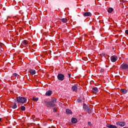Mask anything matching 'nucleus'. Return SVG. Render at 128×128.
<instances>
[{"mask_svg":"<svg viewBox=\"0 0 128 128\" xmlns=\"http://www.w3.org/2000/svg\"><path fill=\"white\" fill-rule=\"evenodd\" d=\"M58 99L56 98H53L52 100L48 102L46 100H45L44 102L46 106H47V108H54V106H56V104Z\"/></svg>","mask_w":128,"mask_h":128,"instance_id":"nucleus-1","label":"nucleus"},{"mask_svg":"<svg viewBox=\"0 0 128 128\" xmlns=\"http://www.w3.org/2000/svg\"><path fill=\"white\" fill-rule=\"evenodd\" d=\"M17 102H20V104H26V98L22 96H18L16 98Z\"/></svg>","mask_w":128,"mask_h":128,"instance_id":"nucleus-2","label":"nucleus"},{"mask_svg":"<svg viewBox=\"0 0 128 128\" xmlns=\"http://www.w3.org/2000/svg\"><path fill=\"white\" fill-rule=\"evenodd\" d=\"M57 78L58 80L62 81L64 80V75L62 74H58Z\"/></svg>","mask_w":128,"mask_h":128,"instance_id":"nucleus-3","label":"nucleus"},{"mask_svg":"<svg viewBox=\"0 0 128 128\" xmlns=\"http://www.w3.org/2000/svg\"><path fill=\"white\" fill-rule=\"evenodd\" d=\"M116 124L120 126H126V122H116Z\"/></svg>","mask_w":128,"mask_h":128,"instance_id":"nucleus-4","label":"nucleus"},{"mask_svg":"<svg viewBox=\"0 0 128 128\" xmlns=\"http://www.w3.org/2000/svg\"><path fill=\"white\" fill-rule=\"evenodd\" d=\"M110 60L112 62H116V60H118V56H112L110 57Z\"/></svg>","mask_w":128,"mask_h":128,"instance_id":"nucleus-5","label":"nucleus"},{"mask_svg":"<svg viewBox=\"0 0 128 128\" xmlns=\"http://www.w3.org/2000/svg\"><path fill=\"white\" fill-rule=\"evenodd\" d=\"M120 68L122 70H128V64H123L120 66Z\"/></svg>","mask_w":128,"mask_h":128,"instance_id":"nucleus-6","label":"nucleus"},{"mask_svg":"<svg viewBox=\"0 0 128 128\" xmlns=\"http://www.w3.org/2000/svg\"><path fill=\"white\" fill-rule=\"evenodd\" d=\"M106 126L108 128H118L116 126L110 124H106Z\"/></svg>","mask_w":128,"mask_h":128,"instance_id":"nucleus-7","label":"nucleus"},{"mask_svg":"<svg viewBox=\"0 0 128 128\" xmlns=\"http://www.w3.org/2000/svg\"><path fill=\"white\" fill-rule=\"evenodd\" d=\"M92 92L94 94H96L98 92V89L96 87L93 88L92 89Z\"/></svg>","mask_w":128,"mask_h":128,"instance_id":"nucleus-8","label":"nucleus"},{"mask_svg":"<svg viewBox=\"0 0 128 128\" xmlns=\"http://www.w3.org/2000/svg\"><path fill=\"white\" fill-rule=\"evenodd\" d=\"M52 91L49 90L48 91H47L46 93V96H52Z\"/></svg>","mask_w":128,"mask_h":128,"instance_id":"nucleus-9","label":"nucleus"},{"mask_svg":"<svg viewBox=\"0 0 128 128\" xmlns=\"http://www.w3.org/2000/svg\"><path fill=\"white\" fill-rule=\"evenodd\" d=\"M11 108L14 110H16V108H18V106L16 105V104L14 103V104H12Z\"/></svg>","mask_w":128,"mask_h":128,"instance_id":"nucleus-10","label":"nucleus"},{"mask_svg":"<svg viewBox=\"0 0 128 128\" xmlns=\"http://www.w3.org/2000/svg\"><path fill=\"white\" fill-rule=\"evenodd\" d=\"M60 20L62 22H64V24H66V22H68V19H66V18H61Z\"/></svg>","mask_w":128,"mask_h":128,"instance_id":"nucleus-11","label":"nucleus"},{"mask_svg":"<svg viewBox=\"0 0 128 128\" xmlns=\"http://www.w3.org/2000/svg\"><path fill=\"white\" fill-rule=\"evenodd\" d=\"M72 92H76L78 90V86H72Z\"/></svg>","mask_w":128,"mask_h":128,"instance_id":"nucleus-12","label":"nucleus"},{"mask_svg":"<svg viewBox=\"0 0 128 128\" xmlns=\"http://www.w3.org/2000/svg\"><path fill=\"white\" fill-rule=\"evenodd\" d=\"M66 114H72V112L69 109H66Z\"/></svg>","mask_w":128,"mask_h":128,"instance_id":"nucleus-13","label":"nucleus"},{"mask_svg":"<svg viewBox=\"0 0 128 128\" xmlns=\"http://www.w3.org/2000/svg\"><path fill=\"white\" fill-rule=\"evenodd\" d=\"M71 120L72 124H76L78 122V120L76 118H72Z\"/></svg>","mask_w":128,"mask_h":128,"instance_id":"nucleus-14","label":"nucleus"},{"mask_svg":"<svg viewBox=\"0 0 128 128\" xmlns=\"http://www.w3.org/2000/svg\"><path fill=\"white\" fill-rule=\"evenodd\" d=\"M84 16H90V12H86L83 14Z\"/></svg>","mask_w":128,"mask_h":128,"instance_id":"nucleus-15","label":"nucleus"},{"mask_svg":"<svg viewBox=\"0 0 128 128\" xmlns=\"http://www.w3.org/2000/svg\"><path fill=\"white\" fill-rule=\"evenodd\" d=\"M120 92H122V94H126V92H128V91L126 89H121Z\"/></svg>","mask_w":128,"mask_h":128,"instance_id":"nucleus-16","label":"nucleus"},{"mask_svg":"<svg viewBox=\"0 0 128 128\" xmlns=\"http://www.w3.org/2000/svg\"><path fill=\"white\" fill-rule=\"evenodd\" d=\"M108 12L110 14H112V12H114V8H108Z\"/></svg>","mask_w":128,"mask_h":128,"instance_id":"nucleus-17","label":"nucleus"},{"mask_svg":"<svg viewBox=\"0 0 128 128\" xmlns=\"http://www.w3.org/2000/svg\"><path fill=\"white\" fill-rule=\"evenodd\" d=\"M85 112H87L88 114H90L92 112V109L90 108V107H88V108Z\"/></svg>","mask_w":128,"mask_h":128,"instance_id":"nucleus-18","label":"nucleus"},{"mask_svg":"<svg viewBox=\"0 0 128 128\" xmlns=\"http://www.w3.org/2000/svg\"><path fill=\"white\" fill-rule=\"evenodd\" d=\"M30 72L31 74H36V70H30Z\"/></svg>","mask_w":128,"mask_h":128,"instance_id":"nucleus-19","label":"nucleus"},{"mask_svg":"<svg viewBox=\"0 0 128 128\" xmlns=\"http://www.w3.org/2000/svg\"><path fill=\"white\" fill-rule=\"evenodd\" d=\"M22 44H28V40H24L22 42Z\"/></svg>","mask_w":128,"mask_h":128,"instance_id":"nucleus-20","label":"nucleus"},{"mask_svg":"<svg viewBox=\"0 0 128 128\" xmlns=\"http://www.w3.org/2000/svg\"><path fill=\"white\" fill-rule=\"evenodd\" d=\"M20 110L22 112H24L26 110V107L24 106H21Z\"/></svg>","mask_w":128,"mask_h":128,"instance_id":"nucleus-21","label":"nucleus"},{"mask_svg":"<svg viewBox=\"0 0 128 128\" xmlns=\"http://www.w3.org/2000/svg\"><path fill=\"white\" fill-rule=\"evenodd\" d=\"M32 100L34 102H38V98H36V97H32Z\"/></svg>","mask_w":128,"mask_h":128,"instance_id":"nucleus-22","label":"nucleus"},{"mask_svg":"<svg viewBox=\"0 0 128 128\" xmlns=\"http://www.w3.org/2000/svg\"><path fill=\"white\" fill-rule=\"evenodd\" d=\"M83 108H84V110L86 111L90 107L87 106H84Z\"/></svg>","mask_w":128,"mask_h":128,"instance_id":"nucleus-23","label":"nucleus"},{"mask_svg":"<svg viewBox=\"0 0 128 128\" xmlns=\"http://www.w3.org/2000/svg\"><path fill=\"white\" fill-rule=\"evenodd\" d=\"M100 72L101 74L104 72V68L100 69Z\"/></svg>","mask_w":128,"mask_h":128,"instance_id":"nucleus-24","label":"nucleus"},{"mask_svg":"<svg viewBox=\"0 0 128 128\" xmlns=\"http://www.w3.org/2000/svg\"><path fill=\"white\" fill-rule=\"evenodd\" d=\"M67 74V76H68V78H70V76H72V74H68V73H67L66 74V75Z\"/></svg>","mask_w":128,"mask_h":128,"instance_id":"nucleus-25","label":"nucleus"},{"mask_svg":"<svg viewBox=\"0 0 128 128\" xmlns=\"http://www.w3.org/2000/svg\"><path fill=\"white\" fill-rule=\"evenodd\" d=\"M53 112H56V108H54Z\"/></svg>","mask_w":128,"mask_h":128,"instance_id":"nucleus-26","label":"nucleus"},{"mask_svg":"<svg viewBox=\"0 0 128 128\" xmlns=\"http://www.w3.org/2000/svg\"><path fill=\"white\" fill-rule=\"evenodd\" d=\"M77 102H82V100L78 99Z\"/></svg>","mask_w":128,"mask_h":128,"instance_id":"nucleus-27","label":"nucleus"},{"mask_svg":"<svg viewBox=\"0 0 128 128\" xmlns=\"http://www.w3.org/2000/svg\"><path fill=\"white\" fill-rule=\"evenodd\" d=\"M13 76H18V74L16 73H14L13 74Z\"/></svg>","mask_w":128,"mask_h":128,"instance_id":"nucleus-28","label":"nucleus"},{"mask_svg":"<svg viewBox=\"0 0 128 128\" xmlns=\"http://www.w3.org/2000/svg\"><path fill=\"white\" fill-rule=\"evenodd\" d=\"M125 34H128V30H126Z\"/></svg>","mask_w":128,"mask_h":128,"instance_id":"nucleus-29","label":"nucleus"},{"mask_svg":"<svg viewBox=\"0 0 128 128\" xmlns=\"http://www.w3.org/2000/svg\"><path fill=\"white\" fill-rule=\"evenodd\" d=\"M2 43L0 42V48H2Z\"/></svg>","mask_w":128,"mask_h":128,"instance_id":"nucleus-30","label":"nucleus"},{"mask_svg":"<svg viewBox=\"0 0 128 128\" xmlns=\"http://www.w3.org/2000/svg\"><path fill=\"white\" fill-rule=\"evenodd\" d=\"M88 126H92V123L90 122H88Z\"/></svg>","mask_w":128,"mask_h":128,"instance_id":"nucleus-31","label":"nucleus"},{"mask_svg":"<svg viewBox=\"0 0 128 128\" xmlns=\"http://www.w3.org/2000/svg\"><path fill=\"white\" fill-rule=\"evenodd\" d=\"M101 56H104L105 54L104 53H102Z\"/></svg>","mask_w":128,"mask_h":128,"instance_id":"nucleus-32","label":"nucleus"},{"mask_svg":"<svg viewBox=\"0 0 128 128\" xmlns=\"http://www.w3.org/2000/svg\"><path fill=\"white\" fill-rule=\"evenodd\" d=\"M86 104H84V106H86Z\"/></svg>","mask_w":128,"mask_h":128,"instance_id":"nucleus-33","label":"nucleus"},{"mask_svg":"<svg viewBox=\"0 0 128 128\" xmlns=\"http://www.w3.org/2000/svg\"><path fill=\"white\" fill-rule=\"evenodd\" d=\"M56 116H60V114L57 113V114H56Z\"/></svg>","mask_w":128,"mask_h":128,"instance_id":"nucleus-34","label":"nucleus"},{"mask_svg":"<svg viewBox=\"0 0 128 128\" xmlns=\"http://www.w3.org/2000/svg\"><path fill=\"white\" fill-rule=\"evenodd\" d=\"M2 121V118H0V122Z\"/></svg>","mask_w":128,"mask_h":128,"instance_id":"nucleus-35","label":"nucleus"}]
</instances>
